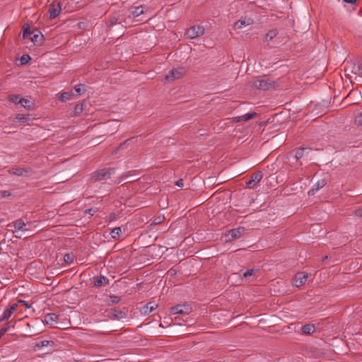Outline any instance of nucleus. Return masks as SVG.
<instances>
[{"label": "nucleus", "instance_id": "14", "mask_svg": "<svg viewBox=\"0 0 362 362\" xmlns=\"http://www.w3.org/2000/svg\"><path fill=\"white\" fill-rule=\"evenodd\" d=\"M157 306H158V305L156 303L149 302V303H146V305H144L141 308V312L142 313L143 315H148L151 312H153L155 309H156Z\"/></svg>", "mask_w": 362, "mask_h": 362}, {"label": "nucleus", "instance_id": "23", "mask_svg": "<svg viewBox=\"0 0 362 362\" xmlns=\"http://www.w3.org/2000/svg\"><path fill=\"white\" fill-rule=\"evenodd\" d=\"M76 259V256L74 253L71 252V253H67V254H65L64 256V262L70 265L71 264L74 262V259Z\"/></svg>", "mask_w": 362, "mask_h": 362}, {"label": "nucleus", "instance_id": "47", "mask_svg": "<svg viewBox=\"0 0 362 362\" xmlns=\"http://www.w3.org/2000/svg\"><path fill=\"white\" fill-rule=\"evenodd\" d=\"M357 69L360 72L361 76H362V63L358 66Z\"/></svg>", "mask_w": 362, "mask_h": 362}, {"label": "nucleus", "instance_id": "3", "mask_svg": "<svg viewBox=\"0 0 362 362\" xmlns=\"http://www.w3.org/2000/svg\"><path fill=\"white\" fill-rule=\"evenodd\" d=\"M23 37L24 39L30 37L32 42L35 44L40 45L42 42L44 36L41 32L38 30L30 31L28 28H25L23 32Z\"/></svg>", "mask_w": 362, "mask_h": 362}, {"label": "nucleus", "instance_id": "43", "mask_svg": "<svg viewBox=\"0 0 362 362\" xmlns=\"http://www.w3.org/2000/svg\"><path fill=\"white\" fill-rule=\"evenodd\" d=\"M176 185L178 186L179 187H182L184 186L183 180L180 179V180H177Z\"/></svg>", "mask_w": 362, "mask_h": 362}, {"label": "nucleus", "instance_id": "12", "mask_svg": "<svg viewBox=\"0 0 362 362\" xmlns=\"http://www.w3.org/2000/svg\"><path fill=\"white\" fill-rule=\"evenodd\" d=\"M254 21L251 18H241L239 21H236L234 23V28L235 29H241L245 26L250 25L253 24Z\"/></svg>", "mask_w": 362, "mask_h": 362}, {"label": "nucleus", "instance_id": "1", "mask_svg": "<svg viewBox=\"0 0 362 362\" xmlns=\"http://www.w3.org/2000/svg\"><path fill=\"white\" fill-rule=\"evenodd\" d=\"M115 174V168H103L94 172L90 178V181H102L110 179Z\"/></svg>", "mask_w": 362, "mask_h": 362}, {"label": "nucleus", "instance_id": "41", "mask_svg": "<svg viewBox=\"0 0 362 362\" xmlns=\"http://www.w3.org/2000/svg\"><path fill=\"white\" fill-rule=\"evenodd\" d=\"M354 214L356 216L362 217V206L354 211Z\"/></svg>", "mask_w": 362, "mask_h": 362}, {"label": "nucleus", "instance_id": "35", "mask_svg": "<svg viewBox=\"0 0 362 362\" xmlns=\"http://www.w3.org/2000/svg\"><path fill=\"white\" fill-rule=\"evenodd\" d=\"M74 90L78 94H81L82 93H84L85 92V86L84 85H82V84H78V85H76L74 87Z\"/></svg>", "mask_w": 362, "mask_h": 362}, {"label": "nucleus", "instance_id": "40", "mask_svg": "<svg viewBox=\"0 0 362 362\" xmlns=\"http://www.w3.org/2000/svg\"><path fill=\"white\" fill-rule=\"evenodd\" d=\"M9 328L10 327L7 326L0 329V339L1 338L2 336L5 334L6 332L8 331Z\"/></svg>", "mask_w": 362, "mask_h": 362}, {"label": "nucleus", "instance_id": "46", "mask_svg": "<svg viewBox=\"0 0 362 362\" xmlns=\"http://www.w3.org/2000/svg\"><path fill=\"white\" fill-rule=\"evenodd\" d=\"M160 222H161V218H159V217H158V218H155V219H154V221H153V223H154L155 225H157V224L160 223Z\"/></svg>", "mask_w": 362, "mask_h": 362}, {"label": "nucleus", "instance_id": "31", "mask_svg": "<svg viewBox=\"0 0 362 362\" xmlns=\"http://www.w3.org/2000/svg\"><path fill=\"white\" fill-rule=\"evenodd\" d=\"M277 30H271L266 34V40H272L273 38H274L277 35Z\"/></svg>", "mask_w": 362, "mask_h": 362}, {"label": "nucleus", "instance_id": "30", "mask_svg": "<svg viewBox=\"0 0 362 362\" xmlns=\"http://www.w3.org/2000/svg\"><path fill=\"white\" fill-rule=\"evenodd\" d=\"M106 281V278L103 276H100L94 279V286H100L103 285Z\"/></svg>", "mask_w": 362, "mask_h": 362}, {"label": "nucleus", "instance_id": "32", "mask_svg": "<svg viewBox=\"0 0 362 362\" xmlns=\"http://www.w3.org/2000/svg\"><path fill=\"white\" fill-rule=\"evenodd\" d=\"M83 110V104H77L74 107V116L79 115Z\"/></svg>", "mask_w": 362, "mask_h": 362}, {"label": "nucleus", "instance_id": "5", "mask_svg": "<svg viewBox=\"0 0 362 362\" xmlns=\"http://www.w3.org/2000/svg\"><path fill=\"white\" fill-rule=\"evenodd\" d=\"M205 29L201 25H193L187 30L185 35L189 39H195L204 34Z\"/></svg>", "mask_w": 362, "mask_h": 362}, {"label": "nucleus", "instance_id": "44", "mask_svg": "<svg viewBox=\"0 0 362 362\" xmlns=\"http://www.w3.org/2000/svg\"><path fill=\"white\" fill-rule=\"evenodd\" d=\"M356 119L357 121L358 122V123L360 124H362V112H360L357 116H356Z\"/></svg>", "mask_w": 362, "mask_h": 362}, {"label": "nucleus", "instance_id": "38", "mask_svg": "<svg viewBox=\"0 0 362 362\" xmlns=\"http://www.w3.org/2000/svg\"><path fill=\"white\" fill-rule=\"evenodd\" d=\"M17 302L19 306H24L25 308H29L30 307V304L27 301L18 300Z\"/></svg>", "mask_w": 362, "mask_h": 362}, {"label": "nucleus", "instance_id": "20", "mask_svg": "<svg viewBox=\"0 0 362 362\" xmlns=\"http://www.w3.org/2000/svg\"><path fill=\"white\" fill-rule=\"evenodd\" d=\"M146 7L144 6H139L133 8L131 13L134 18H137L141 15L144 14L145 12Z\"/></svg>", "mask_w": 362, "mask_h": 362}, {"label": "nucleus", "instance_id": "15", "mask_svg": "<svg viewBox=\"0 0 362 362\" xmlns=\"http://www.w3.org/2000/svg\"><path fill=\"white\" fill-rule=\"evenodd\" d=\"M326 185V181L323 179L319 180L317 182L313 187L308 191V194L309 196H313L315 195L317 192L323 187Z\"/></svg>", "mask_w": 362, "mask_h": 362}, {"label": "nucleus", "instance_id": "49", "mask_svg": "<svg viewBox=\"0 0 362 362\" xmlns=\"http://www.w3.org/2000/svg\"><path fill=\"white\" fill-rule=\"evenodd\" d=\"M129 141V139H128V140H127L125 142H124V143L121 144L120 146H121V147H122V146H124V145H125V144H126L127 141Z\"/></svg>", "mask_w": 362, "mask_h": 362}, {"label": "nucleus", "instance_id": "21", "mask_svg": "<svg viewBox=\"0 0 362 362\" xmlns=\"http://www.w3.org/2000/svg\"><path fill=\"white\" fill-rule=\"evenodd\" d=\"M315 331V327L313 325L307 324L302 327V332L305 334H311Z\"/></svg>", "mask_w": 362, "mask_h": 362}, {"label": "nucleus", "instance_id": "39", "mask_svg": "<svg viewBox=\"0 0 362 362\" xmlns=\"http://www.w3.org/2000/svg\"><path fill=\"white\" fill-rule=\"evenodd\" d=\"M30 59V57L29 55L28 54H23L21 59V64H26L28 60Z\"/></svg>", "mask_w": 362, "mask_h": 362}, {"label": "nucleus", "instance_id": "29", "mask_svg": "<svg viewBox=\"0 0 362 362\" xmlns=\"http://www.w3.org/2000/svg\"><path fill=\"white\" fill-rule=\"evenodd\" d=\"M21 106L28 110L32 109V103L30 100L26 98H21Z\"/></svg>", "mask_w": 362, "mask_h": 362}, {"label": "nucleus", "instance_id": "4", "mask_svg": "<svg viewBox=\"0 0 362 362\" xmlns=\"http://www.w3.org/2000/svg\"><path fill=\"white\" fill-rule=\"evenodd\" d=\"M251 86L259 90H267L273 86V82L268 78H257L252 82Z\"/></svg>", "mask_w": 362, "mask_h": 362}, {"label": "nucleus", "instance_id": "17", "mask_svg": "<svg viewBox=\"0 0 362 362\" xmlns=\"http://www.w3.org/2000/svg\"><path fill=\"white\" fill-rule=\"evenodd\" d=\"M257 114L255 112H248L242 116H238V117H234V120L237 122H246V121H248V120L252 119Z\"/></svg>", "mask_w": 362, "mask_h": 362}, {"label": "nucleus", "instance_id": "18", "mask_svg": "<svg viewBox=\"0 0 362 362\" xmlns=\"http://www.w3.org/2000/svg\"><path fill=\"white\" fill-rule=\"evenodd\" d=\"M49 18L53 19L55 18L61 12V6L60 4H58L57 6L52 5L49 10Z\"/></svg>", "mask_w": 362, "mask_h": 362}, {"label": "nucleus", "instance_id": "19", "mask_svg": "<svg viewBox=\"0 0 362 362\" xmlns=\"http://www.w3.org/2000/svg\"><path fill=\"white\" fill-rule=\"evenodd\" d=\"M29 170L26 168H13L8 170V173L18 175V176H23L25 175Z\"/></svg>", "mask_w": 362, "mask_h": 362}, {"label": "nucleus", "instance_id": "37", "mask_svg": "<svg viewBox=\"0 0 362 362\" xmlns=\"http://www.w3.org/2000/svg\"><path fill=\"white\" fill-rule=\"evenodd\" d=\"M20 306H19V305H18V303L17 302V303H14L11 304L8 309L11 310V312L12 313H13L14 312H16V311L18 310V308Z\"/></svg>", "mask_w": 362, "mask_h": 362}, {"label": "nucleus", "instance_id": "9", "mask_svg": "<svg viewBox=\"0 0 362 362\" xmlns=\"http://www.w3.org/2000/svg\"><path fill=\"white\" fill-rule=\"evenodd\" d=\"M107 317L112 320H122L127 317V313L116 309H110L107 310Z\"/></svg>", "mask_w": 362, "mask_h": 362}, {"label": "nucleus", "instance_id": "28", "mask_svg": "<svg viewBox=\"0 0 362 362\" xmlns=\"http://www.w3.org/2000/svg\"><path fill=\"white\" fill-rule=\"evenodd\" d=\"M122 230L120 227H116L113 228L110 233L111 236L114 239H118L120 237Z\"/></svg>", "mask_w": 362, "mask_h": 362}, {"label": "nucleus", "instance_id": "34", "mask_svg": "<svg viewBox=\"0 0 362 362\" xmlns=\"http://www.w3.org/2000/svg\"><path fill=\"white\" fill-rule=\"evenodd\" d=\"M308 150V148H298L296 152V158L297 159L301 158L304 156V153Z\"/></svg>", "mask_w": 362, "mask_h": 362}, {"label": "nucleus", "instance_id": "42", "mask_svg": "<svg viewBox=\"0 0 362 362\" xmlns=\"http://www.w3.org/2000/svg\"><path fill=\"white\" fill-rule=\"evenodd\" d=\"M95 212H96V209H93V208L88 209L85 211V214L91 215V216L94 215Z\"/></svg>", "mask_w": 362, "mask_h": 362}, {"label": "nucleus", "instance_id": "36", "mask_svg": "<svg viewBox=\"0 0 362 362\" xmlns=\"http://www.w3.org/2000/svg\"><path fill=\"white\" fill-rule=\"evenodd\" d=\"M109 299L111 303H117L120 301V298L117 296L112 295L109 296Z\"/></svg>", "mask_w": 362, "mask_h": 362}, {"label": "nucleus", "instance_id": "7", "mask_svg": "<svg viewBox=\"0 0 362 362\" xmlns=\"http://www.w3.org/2000/svg\"><path fill=\"white\" fill-rule=\"evenodd\" d=\"M263 175L261 171H257L251 175L249 180L245 182V187L249 189H254L257 183L262 179Z\"/></svg>", "mask_w": 362, "mask_h": 362}, {"label": "nucleus", "instance_id": "24", "mask_svg": "<svg viewBox=\"0 0 362 362\" xmlns=\"http://www.w3.org/2000/svg\"><path fill=\"white\" fill-rule=\"evenodd\" d=\"M54 344V342L53 341H51V340H43V341H40L37 342L36 344V346L38 349H40V348H42V347H45V346H53Z\"/></svg>", "mask_w": 362, "mask_h": 362}, {"label": "nucleus", "instance_id": "6", "mask_svg": "<svg viewBox=\"0 0 362 362\" xmlns=\"http://www.w3.org/2000/svg\"><path fill=\"white\" fill-rule=\"evenodd\" d=\"M192 311V307L189 304H178L170 308V314L187 315Z\"/></svg>", "mask_w": 362, "mask_h": 362}, {"label": "nucleus", "instance_id": "13", "mask_svg": "<svg viewBox=\"0 0 362 362\" xmlns=\"http://www.w3.org/2000/svg\"><path fill=\"white\" fill-rule=\"evenodd\" d=\"M58 321V315L55 313H47L44 317V322L51 327H56Z\"/></svg>", "mask_w": 362, "mask_h": 362}, {"label": "nucleus", "instance_id": "8", "mask_svg": "<svg viewBox=\"0 0 362 362\" xmlns=\"http://www.w3.org/2000/svg\"><path fill=\"white\" fill-rule=\"evenodd\" d=\"M184 74L185 70L183 68L173 69L165 76V80L167 81H173L181 78Z\"/></svg>", "mask_w": 362, "mask_h": 362}, {"label": "nucleus", "instance_id": "2", "mask_svg": "<svg viewBox=\"0 0 362 362\" xmlns=\"http://www.w3.org/2000/svg\"><path fill=\"white\" fill-rule=\"evenodd\" d=\"M118 24L122 25V26H125L127 24L125 13L123 10H119L117 12H115L112 13L109 17L110 26H114Z\"/></svg>", "mask_w": 362, "mask_h": 362}, {"label": "nucleus", "instance_id": "48", "mask_svg": "<svg viewBox=\"0 0 362 362\" xmlns=\"http://www.w3.org/2000/svg\"><path fill=\"white\" fill-rule=\"evenodd\" d=\"M344 2L348 4H355L356 0H343Z\"/></svg>", "mask_w": 362, "mask_h": 362}, {"label": "nucleus", "instance_id": "22", "mask_svg": "<svg viewBox=\"0 0 362 362\" xmlns=\"http://www.w3.org/2000/svg\"><path fill=\"white\" fill-rule=\"evenodd\" d=\"M72 96H73V93H71V92H64V93H62L58 100L61 102H65V101H67V100H70L71 98H72Z\"/></svg>", "mask_w": 362, "mask_h": 362}, {"label": "nucleus", "instance_id": "10", "mask_svg": "<svg viewBox=\"0 0 362 362\" xmlns=\"http://www.w3.org/2000/svg\"><path fill=\"white\" fill-rule=\"evenodd\" d=\"M308 279V275L307 274H305L303 272H300L296 274L294 278V282L293 284L296 287L301 286L305 284Z\"/></svg>", "mask_w": 362, "mask_h": 362}, {"label": "nucleus", "instance_id": "27", "mask_svg": "<svg viewBox=\"0 0 362 362\" xmlns=\"http://www.w3.org/2000/svg\"><path fill=\"white\" fill-rule=\"evenodd\" d=\"M259 272V269L256 268H252L250 269H247L246 272L243 273V276L245 278H248L252 276L256 275L257 273Z\"/></svg>", "mask_w": 362, "mask_h": 362}, {"label": "nucleus", "instance_id": "25", "mask_svg": "<svg viewBox=\"0 0 362 362\" xmlns=\"http://www.w3.org/2000/svg\"><path fill=\"white\" fill-rule=\"evenodd\" d=\"M29 119V115H17L14 118L15 122H25Z\"/></svg>", "mask_w": 362, "mask_h": 362}, {"label": "nucleus", "instance_id": "11", "mask_svg": "<svg viewBox=\"0 0 362 362\" xmlns=\"http://www.w3.org/2000/svg\"><path fill=\"white\" fill-rule=\"evenodd\" d=\"M26 223L21 219H18L13 223V233H19L20 232H25L28 230L26 228Z\"/></svg>", "mask_w": 362, "mask_h": 362}, {"label": "nucleus", "instance_id": "16", "mask_svg": "<svg viewBox=\"0 0 362 362\" xmlns=\"http://www.w3.org/2000/svg\"><path fill=\"white\" fill-rule=\"evenodd\" d=\"M244 231V228H238L229 230L228 233L229 235L231 236V239L235 240L240 238L243 235Z\"/></svg>", "mask_w": 362, "mask_h": 362}, {"label": "nucleus", "instance_id": "33", "mask_svg": "<svg viewBox=\"0 0 362 362\" xmlns=\"http://www.w3.org/2000/svg\"><path fill=\"white\" fill-rule=\"evenodd\" d=\"M12 314L13 313L11 312V310H9L8 308L6 309L3 313V315L1 317V320H8L11 316Z\"/></svg>", "mask_w": 362, "mask_h": 362}, {"label": "nucleus", "instance_id": "26", "mask_svg": "<svg viewBox=\"0 0 362 362\" xmlns=\"http://www.w3.org/2000/svg\"><path fill=\"white\" fill-rule=\"evenodd\" d=\"M21 98L19 95H10L8 96V100L16 105H21Z\"/></svg>", "mask_w": 362, "mask_h": 362}, {"label": "nucleus", "instance_id": "45", "mask_svg": "<svg viewBox=\"0 0 362 362\" xmlns=\"http://www.w3.org/2000/svg\"><path fill=\"white\" fill-rule=\"evenodd\" d=\"M2 197H6L11 195V193L8 191L4 190L1 192Z\"/></svg>", "mask_w": 362, "mask_h": 362}]
</instances>
